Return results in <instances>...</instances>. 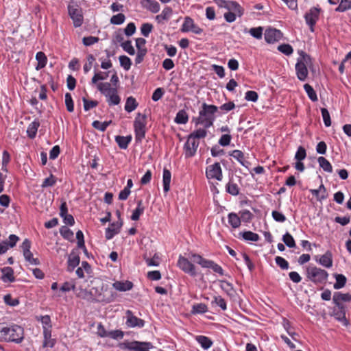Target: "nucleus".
<instances>
[{
  "instance_id": "31",
  "label": "nucleus",
  "mask_w": 351,
  "mask_h": 351,
  "mask_svg": "<svg viewBox=\"0 0 351 351\" xmlns=\"http://www.w3.org/2000/svg\"><path fill=\"white\" fill-rule=\"evenodd\" d=\"M80 264V257L78 255L71 254L68 259L67 271L72 272L74 269Z\"/></svg>"
},
{
  "instance_id": "7",
  "label": "nucleus",
  "mask_w": 351,
  "mask_h": 351,
  "mask_svg": "<svg viewBox=\"0 0 351 351\" xmlns=\"http://www.w3.org/2000/svg\"><path fill=\"white\" fill-rule=\"evenodd\" d=\"M306 275L308 278L315 283L324 282L328 276L326 271L315 266H309L306 269Z\"/></svg>"
},
{
  "instance_id": "17",
  "label": "nucleus",
  "mask_w": 351,
  "mask_h": 351,
  "mask_svg": "<svg viewBox=\"0 0 351 351\" xmlns=\"http://www.w3.org/2000/svg\"><path fill=\"white\" fill-rule=\"evenodd\" d=\"M126 316V324L128 327L134 328H143L145 325V321L142 319H140L135 315H134L133 313L130 310H128L125 312Z\"/></svg>"
},
{
  "instance_id": "40",
  "label": "nucleus",
  "mask_w": 351,
  "mask_h": 351,
  "mask_svg": "<svg viewBox=\"0 0 351 351\" xmlns=\"http://www.w3.org/2000/svg\"><path fill=\"white\" fill-rule=\"evenodd\" d=\"M189 117L185 110H179L175 118V122L178 124H185L188 122Z\"/></svg>"
},
{
  "instance_id": "1",
  "label": "nucleus",
  "mask_w": 351,
  "mask_h": 351,
  "mask_svg": "<svg viewBox=\"0 0 351 351\" xmlns=\"http://www.w3.org/2000/svg\"><path fill=\"white\" fill-rule=\"evenodd\" d=\"M218 112V108L216 106L203 103L199 112V117L193 118V121L196 125L202 124L205 128H208L213 125L216 114Z\"/></svg>"
},
{
  "instance_id": "11",
  "label": "nucleus",
  "mask_w": 351,
  "mask_h": 351,
  "mask_svg": "<svg viewBox=\"0 0 351 351\" xmlns=\"http://www.w3.org/2000/svg\"><path fill=\"white\" fill-rule=\"evenodd\" d=\"M182 32H191L195 34L199 35L203 32V29L197 26L193 19L189 16L184 18V23L180 29Z\"/></svg>"
},
{
  "instance_id": "4",
  "label": "nucleus",
  "mask_w": 351,
  "mask_h": 351,
  "mask_svg": "<svg viewBox=\"0 0 351 351\" xmlns=\"http://www.w3.org/2000/svg\"><path fill=\"white\" fill-rule=\"evenodd\" d=\"M147 116L145 114L138 112L134 121V130L136 143H141L145 137Z\"/></svg>"
},
{
  "instance_id": "44",
  "label": "nucleus",
  "mask_w": 351,
  "mask_h": 351,
  "mask_svg": "<svg viewBox=\"0 0 351 351\" xmlns=\"http://www.w3.org/2000/svg\"><path fill=\"white\" fill-rule=\"evenodd\" d=\"M119 62L121 67L125 71L130 70L132 65V61L130 58L125 55L119 56Z\"/></svg>"
},
{
  "instance_id": "36",
  "label": "nucleus",
  "mask_w": 351,
  "mask_h": 351,
  "mask_svg": "<svg viewBox=\"0 0 351 351\" xmlns=\"http://www.w3.org/2000/svg\"><path fill=\"white\" fill-rule=\"evenodd\" d=\"M319 167L323 169L324 171L328 173L332 172V167L330 162L323 156H320L317 159Z\"/></svg>"
},
{
  "instance_id": "13",
  "label": "nucleus",
  "mask_w": 351,
  "mask_h": 351,
  "mask_svg": "<svg viewBox=\"0 0 351 351\" xmlns=\"http://www.w3.org/2000/svg\"><path fill=\"white\" fill-rule=\"evenodd\" d=\"M206 176L208 179H216L221 181L223 178L222 170L219 162L209 165L206 168Z\"/></svg>"
},
{
  "instance_id": "16",
  "label": "nucleus",
  "mask_w": 351,
  "mask_h": 351,
  "mask_svg": "<svg viewBox=\"0 0 351 351\" xmlns=\"http://www.w3.org/2000/svg\"><path fill=\"white\" fill-rule=\"evenodd\" d=\"M264 36L267 43H274L282 38V33L276 28H268L265 30Z\"/></svg>"
},
{
  "instance_id": "37",
  "label": "nucleus",
  "mask_w": 351,
  "mask_h": 351,
  "mask_svg": "<svg viewBox=\"0 0 351 351\" xmlns=\"http://www.w3.org/2000/svg\"><path fill=\"white\" fill-rule=\"evenodd\" d=\"M333 302H350L351 301V295L350 293H342L341 292H335L332 298Z\"/></svg>"
},
{
  "instance_id": "18",
  "label": "nucleus",
  "mask_w": 351,
  "mask_h": 351,
  "mask_svg": "<svg viewBox=\"0 0 351 351\" xmlns=\"http://www.w3.org/2000/svg\"><path fill=\"white\" fill-rule=\"evenodd\" d=\"M122 226V219H120V221H116L110 223V226L106 229V239L108 240L112 239L114 235L120 232Z\"/></svg>"
},
{
  "instance_id": "27",
  "label": "nucleus",
  "mask_w": 351,
  "mask_h": 351,
  "mask_svg": "<svg viewBox=\"0 0 351 351\" xmlns=\"http://www.w3.org/2000/svg\"><path fill=\"white\" fill-rule=\"evenodd\" d=\"M171 178V173L170 171L165 168L163 169L162 182L163 190L165 193H167L170 190Z\"/></svg>"
},
{
  "instance_id": "25",
  "label": "nucleus",
  "mask_w": 351,
  "mask_h": 351,
  "mask_svg": "<svg viewBox=\"0 0 351 351\" xmlns=\"http://www.w3.org/2000/svg\"><path fill=\"white\" fill-rule=\"evenodd\" d=\"M132 141V136L128 135L126 136H115V141L117 143L119 148L122 149H125L128 148V145Z\"/></svg>"
},
{
  "instance_id": "43",
  "label": "nucleus",
  "mask_w": 351,
  "mask_h": 351,
  "mask_svg": "<svg viewBox=\"0 0 351 351\" xmlns=\"http://www.w3.org/2000/svg\"><path fill=\"white\" fill-rule=\"evenodd\" d=\"M207 135V131L206 128H199L191 133L189 136L192 137L193 139L197 140L199 138H204Z\"/></svg>"
},
{
  "instance_id": "10",
  "label": "nucleus",
  "mask_w": 351,
  "mask_h": 351,
  "mask_svg": "<svg viewBox=\"0 0 351 351\" xmlns=\"http://www.w3.org/2000/svg\"><path fill=\"white\" fill-rule=\"evenodd\" d=\"M320 11V8L313 7L311 8L310 10L304 15L306 23L309 26L312 32H314V26L319 19Z\"/></svg>"
},
{
  "instance_id": "59",
  "label": "nucleus",
  "mask_w": 351,
  "mask_h": 351,
  "mask_svg": "<svg viewBox=\"0 0 351 351\" xmlns=\"http://www.w3.org/2000/svg\"><path fill=\"white\" fill-rule=\"evenodd\" d=\"M76 238L77 239V247L79 248L83 249L85 252H86V248L84 244V234L81 230H78L76 232Z\"/></svg>"
},
{
  "instance_id": "53",
  "label": "nucleus",
  "mask_w": 351,
  "mask_h": 351,
  "mask_svg": "<svg viewBox=\"0 0 351 351\" xmlns=\"http://www.w3.org/2000/svg\"><path fill=\"white\" fill-rule=\"evenodd\" d=\"M153 29V25L151 23H143L141 27V33L144 37H148Z\"/></svg>"
},
{
  "instance_id": "21",
  "label": "nucleus",
  "mask_w": 351,
  "mask_h": 351,
  "mask_svg": "<svg viewBox=\"0 0 351 351\" xmlns=\"http://www.w3.org/2000/svg\"><path fill=\"white\" fill-rule=\"evenodd\" d=\"M1 280L4 282H13L15 281L14 270L10 267H5L1 269Z\"/></svg>"
},
{
  "instance_id": "8",
  "label": "nucleus",
  "mask_w": 351,
  "mask_h": 351,
  "mask_svg": "<svg viewBox=\"0 0 351 351\" xmlns=\"http://www.w3.org/2000/svg\"><path fill=\"white\" fill-rule=\"evenodd\" d=\"M123 348L129 351H149L154 348V346L150 342L147 341H126L122 343Z\"/></svg>"
},
{
  "instance_id": "46",
  "label": "nucleus",
  "mask_w": 351,
  "mask_h": 351,
  "mask_svg": "<svg viewBox=\"0 0 351 351\" xmlns=\"http://www.w3.org/2000/svg\"><path fill=\"white\" fill-rule=\"evenodd\" d=\"M248 33L256 39H261L263 37V27L261 26L250 28Z\"/></svg>"
},
{
  "instance_id": "60",
  "label": "nucleus",
  "mask_w": 351,
  "mask_h": 351,
  "mask_svg": "<svg viewBox=\"0 0 351 351\" xmlns=\"http://www.w3.org/2000/svg\"><path fill=\"white\" fill-rule=\"evenodd\" d=\"M144 259L148 266H158L159 265V256L157 254H155L153 258H149L144 256Z\"/></svg>"
},
{
  "instance_id": "50",
  "label": "nucleus",
  "mask_w": 351,
  "mask_h": 351,
  "mask_svg": "<svg viewBox=\"0 0 351 351\" xmlns=\"http://www.w3.org/2000/svg\"><path fill=\"white\" fill-rule=\"evenodd\" d=\"M111 121L104 122L94 121L92 123V125L95 129L101 132H104L106 130L107 127L111 123Z\"/></svg>"
},
{
  "instance_id": "34",
  "label": "nucleus",
  "mask_w": 351,
  "mask_h": 351,
  "mask_svg": "<svg viewBox=\"0 0 351 351\" xmlns=\"http://www.w3.org/2000/svg\"><path fill=\"white\" fill-rule=\"evenodd\" d=\"M138 104L136 101L135 98L133 97H129L126 100L124 108L128 112H131L138 107Z\"/></svg>"
},
{
  "instance_id": "49",
  "label": "nucleus",
  "mask_w": 351,
  "mask_h": 351,
  "mask_svg": "<svg viewBox=\"0 0 351 351\" xmlns=\"http://www.w3.org/2000/svg\"><path fill=\"white\" fill-rule=\"evenodd\" d=\"M125 16L122 13H119L116 15H113L110 19V23L113 25H121L124 23Z\"/></svg>"
},
{
  "instance_id": "64",
  "label": "nucleus",
  "mask_w": 351,
  "mask_h": 351,
  "mask_svg": "<svg viewBox=\"0 0 351 351\" xmlns=\"http://www.w3.org/2000/svg\"><path fill=\"white\" fill-rule=\"evenodd\" d=\"M271 216L276 221L280 223H283L287 219L286 217L282 213L276 210L272 211Z\"/></svg>"
},
{
  "instance_id": "55",
  "label": "nucleus",
  "mask_w": 351,
  "mask_h": 351,
  "mask_svg": "<svg viewBox=\"0 0 351 351\" xmlns=\"http://www.w3.org/2000/svg\"><path fill=\"white\" fill-rule=\"evenodd\" d=\"M212 304H215L219 306L223 311H226L227 309L226 302L221 296H215L213 301H212Z\"/></svg>"
},
{
  "instance_id": "61",
  "label": "nucleus",
  "mask_w": 351,
  "mask_h": 351,
  "mask_svg": "<svg viewBox=\"0 0 351 351\" xmlns=\"http://www.w3.org/2000/svg\"><path fill=\"white\" fill-rule=\"evenodd\" d=\"M136 29V28L134 23L130 22L127 25V26L124 29V34L127 36H131L135 33Z\"/></svg>"
},
{
  "instance_id": "26",
  "label": "nucleus",
  "mask_w": 351,
  "mask_h": 351,
  "mask_svg": "<svg viewBox=\"0 0 351 351\" xmlns=\"http://www.w3.org/2000/svg\"><path fill=\"white\" fill-rule=\"evenodd\" d=\"M36 60L38 62L37 65L35 67L37 71L42 69L46 66L47 58L45 53L43 51H38L36 53Z\"/></svg>"
},
{
  "instance_id": "38",
  "label": "nucleus",
  "mask_w": 351,
  "mask_h": 351,
  "mask_svg": "<svg viewBox=\"0 0 351 351\" xmlns=\"http://www.w3.org/2000/svg\"><path fill=\"white\" fill-rule=\"evenodd\" d=\"M335 278L336 280L335 283L334 284V289H340L345 287L347 278L343 274H335Z\"/></svg>"
},
{
  "instance_id": "48",
  "label": "nucleus",
  "mask_w": 351,
  "mask_h": 351,
  "mask_svg": "<svg viewBox=\"0 0 351 351\" xmlns=\"http://www.w3.org/2000/svg\"><path fill=\"white\" fill-rule=\"evenodd\" d=\"M208 311L207 306L204 303L194 304L191 312L193 314L204 313Z\"/></svg>"
},
{
  "instance_id": "54",
  "label": "nucleus",
  "mask_w": 351,
  "mask_h": 351,
  "mask_svg": "<svg viewBox=\"0 0 351 351\" xmlns=\"http://www.w3.org/2000/svg\"><path fill=\"white\" fill-rule=\"evenodd\" d=\"M60 234L67 240H71L73 237V232L66 226H62L60 230Z\"/></svg>"
},
{
  "instance_id": "29",
  "label": "nucleus",
  "mask_w": 351,
  "mask_h": 351,
  "mask_svg": "<svg viewBox=\"0 0 351 351\" xmlns=\"http://www.w3.org/2000/svg\"><path fill=\"white\" fill-rule=\"evenodd\" d=\"M145 210V206L143 204V200L140 199L137 201V207L133 210L131 216V219L133 221H137L139 219L141 215L143 213Z\"/></svg>"
},
{
  "instance_id": "52",
  "label": "nucleus",
  "mask_w": 351,
  "mask_h": 351,
  "mask_svg": "<svg viewBox=\"0 0 351 351\" xmlns=\"http://www.w3.org/2000/svg\"><path fill=\"white\" fill-rule=\"evenodd\" d=\"M282 241L285 243V244L289 247H295L294 239L289 232H287L283 235Z\"/></svg>"
},
{
  "instance_id": "3",
  "label": "nucleus",
  "mask_w": 351,
  "mask_h": 351,
  "mask_svg": "<svg viewBox=\"0 0 351 351\" xmlns=\"http://www.w3.org/2000/svg\"><path fill=\"white\" fill-rule=\"evenodd\" d=\"M312 64L311 58L309 55L302 51L300 57L298 58L295 64V71L298 78L301 81H304L308 75V66Z\"/></svg>"
},
{
  "instance_id": "19",
  "label": "nucleus",
  "mask_w": 351,
  "mask_h": 351,
  "mask_svg": "<svg viewBox=\"0 0 351 351\" xmlns=\"http://www.w3.org/2000/svg\"><path fill=\"white\" fill-rule=\"evenodd\" d=\"M315 260L317 263L326 268H330L332 266V253L330 251H327L324 254L322 255L319 259L316 257Z\"/></svg>"
},
{
  "instance_id": "35",
  "label": "nucleus",
  "mask_w": 351,
  "mask_h": 351,
  "mask_svg": "<svg viewBox=\"0 0 351 351\" xmlns=\"http://www.w3.org/2000/svg\"><path fill=\"white\" fill-rule=\"evenodd\" d=\"M226 191L228 193L237 196L239 193V188L237 184L233 182L232 180H230L226 186Z\"/></svg>"
},
{
  "instance_id": "58",
  "label": "nucleus",
  "mask_w": 351,
  "mask_h": 351,
  "mask_svg": "<svg viewBox=\"0 0 351 351\" xmlns=\"http://www.w3.org/2000/svg\"><path fill=\"white\" fill-rule=\"evenodd\" d=\"M56 182V178L54 176H53L52 174H51L49 176V177L45 178L42 184H41V187L42 188H46V187H49V186H53Z\"/></svg>"
},
{
  "instance_id": "32",
  "label": "nucleus",
  "mask_w": 351,
  "mask_h": 351,
  "mask_svg": "<svg viewBox=\"0 0 351 351\" xmlns=\"http://www.w3.org/2000/svg\"><path fill=\"white\" fill-rule=\"evenodd\" d=\"M239 236L247 241H258L260 239L259 235L252 231L241 232L239 233Z\"/></svg>"
},
{
  "instance_id": "45",
  "label": "nucleus",
  "mask_w": 351,
  "mask_h": 351,
  "mask_svg": "<svg viewBox=\"0 0 351 351\" xmlns=\"http://www.w3.org/2000/svg\"><path fill=\"white\" fill-rule=\"evenodd\" d=\"M220 287L229 295H232L234 293L233 286L231 283L226 280H220Z\"/></svg>"
},
{
  "instance_id": "22",
  "label": "nucleus",
  "mask_w": 351,
  "mask_h": 351,
  "mask_svg": "<svg viewBox=\"0 0 351 351\" xmlns=\"http://www.w3.org/2000/svg\"><path fill=\"white\" fill-rule=\"evenodd\" d=\"M332 316H333L339 322H341L344 326L348 325V321L346 317L345 309L333 308Z\"/></svg>"
},
{
  "instance_id": "47",
  "label": "nucleus",
  "mask_w": 351,
  "mask_h": 351,
  "mask_svg": "<svg viewBox=\"0 0 351 351\" xmlns=\"http://www.w3.org/2000/svg\"><path fill=\"white\" fill-rule=\"evenodd\" d=\"M120 45L123 51L128 53L129 55L134 56L135 54V49L132 46V42L130 40H126L123 43H121Z\"/></svg>"
},
{
  "instance_id": "42",
  "label": "nucleus",
  "mask_w": 351,
  "mask_h": 351,
  "mask_svg": "<svg viewBox=\"0 0 351 351\" xmlns=\"http://www.w3.org/2000/svg\"><path fill=\"white\" fill-rule=\"evenodd\" d=\"M145 1L147 3L146 8L151 12L156 14L160 11V6L157 1L154 0H145Z\"/></svg>"
},
{
  "instance_id": "23",
  "label": "nucleus",
  "mask_w": 351,
  "mask_h": 351,
  "mask_svg": "<svg viewBox=\"0 0 351 351\" xmlns=\"http://www.w3.org/2000/svg\"><path fill=\"white\" fill-rule=\"evenodd\" d=\"M112 287L117 291H126L132 289V288L133 287V284L132 282L128 280H126L125 282L116 281L112 284Z\"/></svg>"
},
{
  "instance_id": "57",
  "label": "nucleus",
  "mask_w": 351,
  "mask_h": 351,
  "mask_svg": "<svg viewBox=\"0 0 351 351\" xmlns=\"http://www.w3.org/2000/svg\"><path fill=\"white\" fill-rule=\"evenodd\" d=\"M65 105L66 107V110L71 112L74 110V104L73 101L71 97V95L69 93L65 95Z\"/></svg>"
},
{
  "instance_id": "63",
  "label": "nucleus",
  "mask_w": 351,
  "mask_h": 351,
  "mask_svg": "<svg viewBox=\"0 0 351 351\" xmlns=\"http://www.w3.org/2000/svg\"><path fill=\"white\" fill-rule=\"evenodd\" d=\"M4 302L6 304L11 306H16L19 304L18 299H14L10 294H7L3 297Z\"/></svg>"
},
{
  "instance_id": "28",
  "label": "nucleus",
  "mask_w": 351,
  "mask_h": 351,
  "mask_svg": "<svg viewBox=\"0 0 351 351\" xmlns=\"http://www.w3.org/2000/svg\"><path fill=\"white\" fill-rule=\"evenodd\" d=\"M173 13V10L169 6H166L162 11L160 14L156 16V20L158 23H161L162 21H167Z\"/></svg>"
},
{
  "instance_id": "62",
  "label": "nucleus",
  "mask_w": 351,
  "mask_h": 351,
  "mask_svg": "<svg viewBox=\"0 0 351 351\" xmlns=\"http://www.w3.org/2000/svg\"><path fill=\"white\" fill-rule=\"evenodd\" d=\"M306 152L305 149L303 147L300 146L295 153V159L299 161H302L306 158Z\"/></svg>"
},
{
  "instance_id": "9",
  "label": "nucleus",
  "mask_w": 351,
  "mask_h": 351,
  "mask_svg": "<svg viewBox=\"0 0 351 351\" xmlns=\"http://www.w3.org/2000/svg\"><path fill=\"white\" fill-rule=\"evenodd\" d=\"M21 247L23 250V254L26 261L34 265H38L40 264V261L38 258L33 257V254L30 251L31 242L29 239H25L23 241Z\"/></svg>"
},
{
  "instance_id": "41",
  "label": "nucleus",
  "mask_w": 351,
  "mask_h": 351,
  "mask_svg": "<svg viewBox=\"0 0 351 351\" xmlns=\"http://www.w3.org/2000/svg\"><path fill=\"white\" fill-rule=\"evenodd\" d=\"M351 10V0H341L339 5L335 8V12H344Z\"/></svg>"
},
{
  "instance_id": "12",
  "label": "nucleus",
  "mask_w": 351,
  "mask_h": 351,
  "mask_svg": "<svg viewBox=\"0 0 351 351\" xmlns=\"http://www.w3.org/2000/svg\"><path fill=\"white\" fill-rule=\"evenodd\" d=\"M178 266L184 272L189 274L191 276H196L195 267L193 263H191L188 258L180 256L178 261Z\"/></svg>"
},
{
  "instance_id": "33",
  "label": "nucleus",
  "mask_w": 351,
  "mask_h": 351,
  "mask_svg": "<svg viewBox=\"0 0 351 351\" xmlns=\"http://www.w3.org/2000/svg\"><path fill=\"white\" fill-rule=\"evenodd\" d=\"M195 339L204 350L210 348L213 345L211 339L206 336L199 335L195 337Z\"/></svg>"
},
{
  "instance_id": "14",
  "label": "nucleus",
  "mask_w": 351,
  "mask_h": 351,
  "mask_svg": "<svg viewBox=\"0 0 351 351\" xmlns=\"http://www.w3.org/2000/svg\"><path fill=\"white\" fill-rule=\"evenodd\" d=\"M199 142L198 140L193 139L192 137L188 136L186 142L184 143V154L186 158H191L195 156Z\"/></svg>"
},
{
  "instance_id": "6",
  "label": "nucleus",
  "mask_w": 351,
  "mask_h": 351,
  "mask_svg": "<svg viewBox=\"0 0 351 351\" xmlns=\"http://www.w3.org/2000/svg\"><path fill=\"white\" fill-rule=\"evenodd\" d=\"M67 10L69 16L73 22L74 27H80L84 21V16L82 9L79 8L78 5L76 3L72 1L67 5Z\"/></svg>"
},
{
  "instance_id": "5",
  "label": "nucleus",
  "mask_w": 351,
  "mask_h": 351,
  "mask_svg": "<svg viewBox=\"0 0 351 351\" xmlns=\"http://www.w3.org/2000/svg\"><path fill=\"white\" fill-rule=\"evenodd\" d=\"M189 258H191L194 263L199 264L203 268L211 269L214 272L219 274L220 276L224 275L223 268L213 261L206 259L201 255L194 253L191 254Z\"/></svg>"
},
{
  "instance_id": "56",
  "label": "nucleus",
  "mask_w": 351,
  "mask_h": 351,
  "mask_svg": "<svg viewBox=\"0 0 351 351\" xmlns=\"http://www.w3.org/2000/svg\"><path fill=\"white\" fill-rule=\"evenodd\" d=\"M322 116L324 120V125L326 127H329L331 125V120L330 116L328 110L326 108H321Z\"/></svg>"
},
{
  "instance_id": "2",
  "label": "nucleus",
  "mask_w": 351,
  "mask_h": 351,
  "mask_svg": "<svg viewBox=\"0 0 351 351\" xmlns=\"http://www.w3.org/2000/svg\"><path fill=\"white\" fill-rule=\"evenodd\" d=\"M24 338L23 328L16 324L0 328V340L21 343Z\"/></svg>"
},
{
  "instance_id": "15",
  "label": "nucleus",
  "mask_w": 351,
  "mask_h": 351,
  "mask_svg": "<svg viewBox=\"0 0 351 351\" xmlns=\"http://www.w3.org/2000/svg\"><path fill=\"white\" fill-rule=\"evenodd\" d=\"M101 93L106 97V101L110 106L118 105L121 98L118 95L117 89H99Z\"/></svg>"
},
{
  "instance_id": "51",
  "label": "nucleus",
  "mask_w": 351,
  "mask_h": 351,
  "mask_svg": "<svg viewBox=\"0 0 351 351\" xmlns=\"http://www.w3.org/2000/svg\"><path fill=\"white\" fill-rule=\"evenodd\" d=\"M278 50L286 56H290L293 53V47L289 44H282L278 47Z\"/></svg>"
},
{
  "instance_id": "24",
  "label": "nucleus",
  "mask_w": 351,
  "mask_h": 351,
  "mask_svg": "<svg viewBox=\"0 0 351 351\" xmlns=\"http://www.w3.org/2000/svg\"><path fill=\"white\" fill-rule=\"evenodd\" d=\"M230 155L236 159L241 165L248 167L250 162L245 160L244 154L241 150L234 149Z\"/></svg>"
},
{
  "instance_id": "39",
  "label": "nucleus",
  "mask_w": 351,
  "mask_h": 351,
  "mask_svg": "<svg viewBox=\"0 0 351 351\" xmlns=\"http://www.w3.org/2000/svg\"><path fill=\"white\" fill-rule=\"evenodd\" d=\"M228 223L231 225L233 228H239L241 225L240 217L234 213H230L228 214Z\"/></svg>"
},
{
  "instance_id": "30",
  "label": "nucleus",
  "mask_w": 351,
  "mask_h": 351,
  "mask_svg": "<svg viewBox=\"0 0 351 351\" xmlns=\"http://www.w3.org/2000/svg\"><path fill=\"white\" fill-rule=\"evenodd\" d=\"M39 126L40 122L38 120H34L29 125L27 129V134L30 138H34L36 136Z\"/></svg>"
},
{
  "instance_id": "20",
  "label": "nucleus",
  "mask_w": 351,
  "mask_h": 351,
  "mask_svg": "<svg viewBox=\"0 0 351 351\" xmlns=\"http://www.w3.org/2000/svg\"><path fill=\"white\" fill-rule=\"evenodd\" d=\"M225 9L228 10L229 12H236L239 17H241L244 13L243 8L239 3L234 1H228Z\"/></svg>"
}]
</instances>
